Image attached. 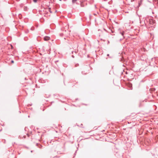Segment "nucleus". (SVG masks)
Here are the masks:
<instances>
[{
	"label": "nucleus",
	"mask_w": 158,
	"mask_h": 158,
	"mask_svg": "<svg viewBox=\"0 0 158 158\" xmlns=\"http://www.w3.org/2000/svg\"><path fill=\"white\" fill-rule=\"evenodd\" d=\"M59 0L60 1H61V0Z\"/></svg>",
	"instance_id": "8"
},
{
	"label": "nucleus",
	"mask_w": 158,
	"mask_h": 158,
	"mask_svg": "<svg viewBox=\"0 0 158 158\" xmlns=\"http://www.w3.org/2000/svg\"><path fill=\"white\" fill-rule=\"evenodd\" d=\"M27 136H28V137H29V135L28 134H27Z\"/></svg>",
	"instance_id": "7"
},
{
	"label": "nucleus",
	"mask_w": 158,
	"mask_h": 158,
	"mask_svg": "<svg viewBox=\"0 0 158 158\" xmlns=\"http://www.w3.org/2000/svg\"><path fill=\"white\" fill-rule=\"evenodd\" d=\"M77 1V0H72V2L73 3H74Z\"/></svg>",
	"instance_id": "3"
},
{
	"label": "nucleus",
	"mask_w": 158,
	"mask_h": 158,
	"mask_svg": "<svg viewBox=\"0 0 158 158\" xmlns=\"http://www.w3.org/2000/svg\"><path fill=\"white\" fill-rule=\"evenodd\" d=\"M48 10L49 11V12H50V13H52L51 11L50 10V8H49Z\"/></svg>",
	"instance_id": "5"
},
{
	"label": "nucleus",
	"mask_w": 158,
	"mask_h": 158,
	"mask_svg": "<svg viewBox=\"0 0 158 158\" xmlns=\"http://www.w3.org/2000/svg\"><path fill=\"white\" fill-rule=\"evenodd\" d=\"M44 39L46 41L50 39V37L48 36H45L44 37Z\"/></svg>",
	"instance_id": "2"
},
{
	"label": "nucleus",
	"mask_w": 158,
	"mask_h": 158,
	"mask_svg": "<svg viewBox=\"0 0 158 158\" xmlns=\"http://www.w3.org/2000/svg\"><path fill=\"white\" fill-rule=\"evenodd\" d=\"M11 62L12 63H14V61L13 60H12Z\"/></svg>",
	"instance_id": "6"
},
{
	"label": "nucleus",
	"mask_w": 158,
	"mask_h": 158,
	"mask_svg": "<svg viewBox=\"0 0 158 158\" xmlns=\"http://www.w3.org/2000/svg\"><path fill=\"white\" fill-rule=\"evenodd\" d=\"M149 23L150 24H153L155 23V22L153 19H150L149 20Z\"/></svg>",
	"instance_id": "1"
},
{
	"label": "nucleus",
	"mask_w": 158,
	"mask_h": 158,
	"mask_svg": "<svg viewBox=\"0 0 158 158\" xmlns=\"http://www.w3.org/2000/svg\"><path fill=\"white\" fill-rule=\"evenodd\" d=\"M38 1V0H33V1L35 3L36 2Z\"/></svg>",
	"instance_id": "4"
}]
</instances>
